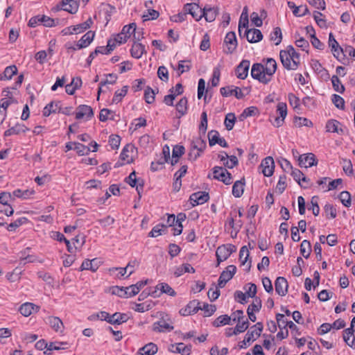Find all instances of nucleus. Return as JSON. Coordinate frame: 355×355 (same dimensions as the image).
Wrapping results in <instances>:
<instances>
[{
  "mask_svg": "<svg viewBox=\"0 0 355 355\" xmlns=\"http://www.w3.org/2000/svg\"><path fill=\"white\" fill-rule=\"evenodd\" d=\"M159 12L153 9L148 10L146 14H144L142 17L144 21H148L156 19L159 17Z\"/></svg>",
  "mask_w": 355,
  "mask_h": 355,
  "instance_id": "nucleus-63",
  "label": "nucleus"
},
{
  "mask_svg": "<svg viewBox=\"0 0 355 355\" xmlns=\"http://www.w3.org/2000/svg\"><path fill=\"white\" fill-rule=\"evenodd\" d=\"M200 309L205 311V317H209L216 311V307L215 305L204 303L203 306H200Z\"/></svg>",
  "mask_w": 355,
  "mask_h": 355,
  "instance_id": "nucleus-56",
  "label": "nucleus"
},
{
  "mask_svg": "<svg viewBox=\"0 0 355 355\" xmlns=\"http://www.w3.org/2000/svg\"><path fill=\"white\" fill-rule=\"evenodd\" d=\"M168 232L167 226L163 224H158L155 225L149 232V236L151 237H157Z\"/></svg>",
  "mask_w": 355,
  "mask_h": 355,
  "instance_id": "nucleus-37",
  "label": "nucleus"
},
{
  "mask_svg": "<svg viewBox=\"0 0 355 355\" xmlns=\"http://www.w3.org/2000/svg\"><path fill=\"white\" fill-rule=\"evenodd\" d=\"M128 89V86H123L121 89L116 91L112 98V103L117 104L121 102L123 98L127 94Z\"/></svg>",
  "mask_w": 355,
  "mask_h": 355,
  "instance_id": "nucleus-44",
  "label": "nucleus"
},
{
  "mask_svg": "<svg viewBox=\"0 0 355 355\" xmlns=\"http://www.w3.org/2000/svg\"><path fill=\"white\" fill-rule=\"evenodd\" d=\"M145 52V46L137 42H134L130 49L131 55L136 59L141 58Z\"/></svg>",
  "mask_w": 355,
  "mask_h": 355,
  "instance_id": "nucleus-25",
  "label": "nucleus"
},
{
  "mask_svg": "<svg viewBox=\"0 0 355 355\" xmlns=\"http://www.w3.org/2000/svg\"><path fill=\"white\" fill-rule=\"evenodd\" d=\"M258 337H256L255 336V331L252 329L249 330L245 334L244 340L241 342V345H239L240 348L245 347V345L248 343L255 340Z\"/></svg>",
  "mask_w": 355,
  "mask_h": 355,
  "instance_id": "nucleus-53",
  "label": "nucleus"
},
{
  "mask_svg": "<svg viewBox=\"0 0 355 355\" xmlns=\"http://www.w3.org/2000/svg\"><path fill=\"white\" fill-rule=\"evenodd\" d=\"M298 161L301 167L309 168L317 164L315 156L313 153H307L300 155Z\"/></svg>",
  "mask_w": 355,
  "mask_h": 355,
  "instance_id": "nucleus-11",
  "label": "nucleus"
},
{
  "mask_svg": "<svg viewBox=\"0 0 355 355\" xmlns=\"http://www.w3.org/2000/svg\"><path fill=\"white\" fill-rule=\"evenodd\" d=\"M154 289L159 290L161 293H166L170 296L174 297L176 295V292L166 283L158 284Z\"/></svg>",
  "mask_w": 355,
  "mask_h": 355,
  "instance_id": "nucleus-40",
  "label": "nucleus"
},
{
  "mask_svg": "<svg viewBox=\"0 0 355 355\" xmlns=\"http://www.w3.org/2000/svg\"><path fill=\"white\" fill-rule=\"evenodd\" d=\"M331 83L335 91L339 93H343L345 87L337 76H333L331 78Z\"/></svg>",
  "mask_w": 355,
  "mask_h": 355,
  "instance_id": "nucleus-52",
  "label": "nucleus"
},
{
  "mask_svg": "<svg viewBox=\"0 0 355 355\" xmlns=\"http://www.w3.org/2000/svg\"><path fill=\"white\" fill-rule=\"evenodd\" d=\"M236 271V266L230 265L226 268L225 270H223L220 275V279H223L227 282H229L234 275Z\"/></svg>",
  "mask_w": 355,
  "mask_h": 355,
  "instance_id": "nucleus-39",
  "label": "nucleus"
},
{
  "mask_svg": "<svg viewBox=\"0 0 355 355\" xmlns=\"http://www.w3.org/2000/svg\"><path fill=\"white\" fill-rule=\"evenodd\" d=\"M126 182L130 184L132 187H136L137 191L139 193L140 190L143 189V185L139 184L137 186V177L135 171L132 172L129 176L126 178Z\"/></svg>",
  "mask_w": 355,
  "mask_h": 355,
  "instance_id": "nucleus-48",
  "label": "nucleus"
},
{
  "mask_svg": "<svg viewBox=\"0 0 355 355\" xmlns=\"http://www.w3.org/2000/svg\"><path fill=\"white\" fill-rule=\"evenodd\" d=\"M191 146L198 150V152H203L207 146V144L204 139L198 137L192 141Z\"/></svg>",
  "mask_w": 355,
  "mask_h": 355,
  "instance_id": "nucleus-50",
  "label": "nucleus"
},
{
  "mask_svg": "<svg viewBox=\"0 0 355 355\" xmlns=\"http://www.w3.org/2000/svg\"><path fill=\"white\" fill-rule=\"evenodd\" d=\"M354 330L352 328H347L343 331V340L350 347L355 349V336Z\"/></svg>",
  "mask_w": 355,
  "mask_h": 355,
  "instance_id": "nucleus-26",
  "label": "nucleus"
},
{
  "mask_svg": "<svg viewBox=\"0 0 355 355\" xmlns=\"http://www.w3.org/2000/svg\"><path fill=\"white\" fill-rule=\"evenodd\" d=\"M213 178L223 182L226 185L230 184L232 182L231 173L221 166H215L213 168Z\"/></svg>",
  "mask_w": 355,
  "mask_h": 355,
  "instance_id": "nucleus-5",
  "label": "nucleus"
},
{
  "mask_svg": "<svg viewBox=\"0 0 355 355\" xmlns=\"http://www.w3.org/2000/svg\"><path fill=\"white\" fill-rule=\"evenodd\" d=\"M264 65V69L268 76L272 80V78L277 70V62L272 58H268Z\"/></svg>",
  "mask_w": 355,
  "mask_h": 355,
  "instance_id": "nucleus-30",
  "label": "nucleus"
},
{
  "mask_svg": "<svg viewBox=\"0 0 355 355\" xmlns=\"http://www.w3.org/2000/svg\"><path fill=\"white\" fill-rule=\"evenodd\" d=\"M98 268V265L97 263L96 259H94L92 260H85L84 261L80 266V270H90L93 272H95Z\"/></svg>",
  "mask_w": 355,
  "mask_h": 355,
  "instance_id": "nucleus-41",
  "label": "nucleus"
},
{
  "mask_svg": "<svg viewBox=\"0 0 355 355\" xmlns=\"http://www.w3.org/2000/svg\"><path fill=\"white\" fill-rule=\"evenodd\" d=\"M128 320V316L126 313H115L110 316L108 322L112 324H121L125 322Z\"/></svg>",
  "mask_w": 355,
  "mask_h": 355,
  "instance_id": "nucleus-27",
  "label": "nucleus"
},
{
  "mask_svg": "<svg viewBox=\"0 0 355 355\" xmlns=\"http://www.w3.org/2000/svg\"><path fill=\"white\" fill-rule=\"evenodd\" d=\"M184 10L187 14H190L196 21L202 19L201 13L204 11V8H200L196 3H187L184 6Z\"/></svg>",
  "mask_w": 355,
  "mask_h": 355,
  "instance_id": "nucleus-9",
  "label": "nucleus"
},
{
  "mask_svg": "<svg viewBox=\"0 0 355 355\" xmlns=\"http://www.w3.org/2000/svg\"><path fill=\"white\" fill-rule=\"evenodd\" d=\"M220 93L223 96H235L237 98L243 97V94L239 87H225L220 88Z\"/></svg>",
  "mask_w": 355,
  "mask_h": 355,
  "instance_id": "nucleus-21",
  "label": "nucleus"
},
{
  "mask_svg": "<svg viewBox=\"0 0 355 355\" xmlns=\"http://www.w3.org/2000/svg\"><path fill=\"white\" fill-rule=\"evenodd\" d=\"M236 250V245H219L216 251L217 259L216 267L218 266L222 261L227 259L230 254Z\"/></svg>",
  "mask_w": 355,
  "mask_h": 355,
  "instance_id": "nucleus-4",
  "label": "nucleus"
},
{
  "mask_svg": "<svg viewBox=\"0 0 355 355\" xmlns=\"http://www.w3.org/2000/svg\"><path fill=\"white\" fill-rule=\"evenodd\" d=\"M117 80V76L114 73H109L105 75V79L101 82V86L106 85H114Z\"/></svg>",
  "mask_w": 355,
  "mask_h": 355,
  "instance_id": "nucleus-61",
  "label": "nucleus"
},
{
  "mask_svg": "<svg viewBox=\"0 0 355 355\" xmlns=\"http://www.w3.org/2000/svg\"><path fill=\"white\" fill-rule=\"evenodd\" d=\"M176 110L180 116L184 115L188 110V100L186 97H182L176 104Z\"/></svg>",
  "mask_w": 355,
  "mask_h": 355,
  "instance_id": "nucleus-42",
  "label": "nucleus"
},
{
  "mask_svg": "<svg viewBox=\"0 0 355 355\" xmlns=\"http://www.w3.org/2000/svg\"><path fill=\"white\" fill-rule=\"evenodd\" d=\"M17 73V68L15 65L8 66L6 67L3 73L0 74V80H10Z\"/></svg>",
  "mask_w": 355,
  "mask_h": 355,
  "instance_id": "nucleus-32",
  "label": "nucleus"
},
{
  "mask_svg": "<svg viewBox=\"0 0 355 355\" xmlns=\"http://www.w3.org/2000/svg\"><path fill=\"white\" fill-rule=\"evenodd\" d=\"M209 194L205 191L194 193L190 196L191 204L193 207L198 205H202L209 200Z\"/></svg>",
  "mask_w": 355,
  "mask_h": 355,
  "instance_id": "nucleus-12",
  "label": "nucleus"
},
{
  "mask_svg": "<svg viewBox=\"0 0 355 355\" xmlns=\"http://www.w3.org/2000/svg\"><path fill=\"white\" fill-rule=\"evenodd\" d=\"M116 44L112 40H110L107 42L106 46H98L94 51V54H108L114 49Z\"/></svg>",
  "mask_w": 355,
  "mask_h": 355,
  "instance_id": "nucleus-38",
  "label": "nucleus"
},
{
  "mask_svg": "<svg viewBox=\"0 0 355 355\" xmlns=\"http://www.w3.org/2000/svg\"><path fill=\"white\" fill-rule=\"evenodd\" d=\"M288 7L293 10V14L297 17H302L306 15L309 12L306 6H296L293 2H288Z\"/></svg>",
  "mask_w": 355,
  "mask_h": 355,
  "instance_id": "nucleus-29",
  "label": "nucleus"
},
{
  "mask_svg": "<svg viewBox=\"0 0 355 355\" xmlns=\"http://www.w3.org/2000/svg\"><path fill=\"white\" fill-rule=\"evenodd\" d=\"M95 33L93 31L87 32L78 42V49H83L88 46L93 41Z\"/></svg>",
  "mask_w": 355,
  "mask_h": 355,
  "instance_id": "nucleus-23",
  "label": "nucleus"
},
{
  "mask_svg": "<svg viewBox=\"0 0 355 355\" xmlns=\"http://www.w3.org/2000/svg\"><path fill=\"white\" fill-rule=\"evenodd\" d=\"M244 37H246L249 42L255 43L262 40L263 35L259 29L252 28L245 30Z\"/></svg>",
  "mask_w": 355,
  "mask_h": 355,
  "instance_id": "nucleus-14",
  "label": "nucleus"
},
{
  "mask_svg": "<svg viewBox=\"0 0 355 355\" xmlns=\"http://www.w3.org/2000/svg\"><path fill=\"white\" fill-rule=\"evenodd\" d=\"M63 10L69 13H76L78 9V3L76 0H62Z\"/></svg>",
  "mask_w": 355,
  "mask_h": 355,
  "instance_id": "nucleus-28",
  "label": "nucleus"
},
{
  "mask_svg": "<svg viewBox=\"0 0 355 355\" xmlns=\"http://www.w3.org/2000/svg\"><path fill=\"white\" fill-rule=\"evenodd\" d=\"M93 115L94 112L92 107L86 105H79L76 111V119L78 120L84 119L88 121Z\"/></svg>",
  "mask_w": 355,
  "mask_h": 355,
  "instance_id": "nucleus-8",
  "label": "nucleus"
},
{
  "mask_svg": "<svg viewBox=\"0 0 355 355\" xmlns=\"http://www.w3.org/2000/svg\"><path fill=\"white\" fill-rule=\"evenodd\" d=\"M155 92L150 87H148L144 92V98L147 103H152L155 101Z\"/></svg>",
  "mask_w": 355,
  "mask_h": 355,
  "instance_id": "nucleus-62",
  "label": "nucleus"
},
{
  "mask_svg": "<svg viewBox=\"0 0 355 355\" xmlns=\"http://www.w3.org/2000/svg\"><path fill=\"white\" fill-rule=\"evenodd\" d=\"M157 76L160 80L162 81L166 82L168 80V72L166 67L164 66H161L158 68L157 70Z\"/></svg>",
  "mask_w": 355,
  "mask_h": 355,
  "instance_id": "nucleus-64",
  "label": "nucleus"
},
{
  "mask_svg": "<svg viewBox=\"0 0 355 355\" xmlns=\"http://www.w3.org/2000/svg\"><path fill=\"white\" fill-rule=\"evenodd\" d=\"M74 150L79 155H84L91 151V148L87 147L83 144L76 142Z\"/></svg>",
  "mask_w": 355,
  "mask_h": 355,
  "instance_id": "nucleus-59",
  "label": "nucleus"
},
{
  "mask_svg": "<svg viewBox=\"0 0 355 355\" xmlns=\"http://www.w3.org/2000/svg\"><path fill=\"white\" fill-rule=\"evenodd\" d=\"M270 38L275 45L279 44L282 39L281 28L279 27L274 28L272 32L270 33Z\"/></svg>",
  "mask_w": 355,
  "mask_h": 355,
  "instance_id": "nucleus-46",
  "label": "nucleus"
},
{
  "mask_svg": "<svg viewBox=\"0 0 355 355\" xmlns=\"http://www.w3.org/2000/svg\"><path fill=\"white\" fill-rule=\"evenodd\" d=\"M277 116H280L285 119L287 115V105L285 103L281 102L279 103L277 105Z\"/></svg>",
  "mask_w": 355,
  "mask_h": 355,
  "instance_id": "nucleus-57",
  "label": "nucleus"
},
{
  "mask_svg": "<svg viewBox=\"0 0 355 355\" xmlns=\"http://www.w3.org/2000/svg\"><path fill=\"white\" fill-rule=\"evenodd\" d=\"M244 180H237L232 187V194L236 198L241 197L244 191Z\"/></svg>",
  "mask_w": 355,
  "mask_h": 355,
  "instance_id": "nucleus-33",
  "label": "nucleus"
},
{
  "mask_svg": "<svg viewBox=\"0 0 355 355\" xmlns=\"http://www.w3.org/2000/svg\"><path fill=\"white\" fill-rule=\"evenodd\" d=\"M261 173L266 177L272 175L275 169V162L272 157H267L263 159L259 166Z\"/></svg>",
  "mask_w": 355,
  "mask_h": 355,
  "instance_id": "nucleus-7",
  "label": "nucleus"
},
{
  "mask_svg": "<svg viewBox=\"0 0 355 355\" xmlns=\"http://www.w3.org/2000/svg\"><path fill=\"white\" fill-rule=\"evenodd\" d=\"M168 351L173 353H180L182 355H189L191 352V345L184 346L182 343L177 344H171L168 347Z\"/></svg>",
  "mask_w": 355,
  "mask_h": 355,
  "instance_id": "nucleus-19",
  "label": "nucleus"
},
{
  "mask_svg": "<svg viewBox=\"0 0 355 355\" xmlns=\"http://www.w3.org/2000/svg\"><path fill=\"white\" fill-rule=\"evenodd\" d=\"M339 198L345 207H349L351 206V195L348 191H342Z\"/></svg>",
  "mask_w": 355,
  "mask_h": 355,
  "instance_id": "nucleus-54",
  "label": "nucleus"
},
{
  "mask_svg": "<svg viewBox=\"0 0 355 355\" xmlns=\"http://www.w3.org/2000/svg\"><path fill=\"white\" fill-rule=\"evenodd\" d=\"M340 125V123L336 120H334V119L329 120L326 124V127H325L326 130H327V132H334V133L336 132L338 134L342 133L343 130H342V128H339Z\"/></svg>",
  "mask_w": 355,
  "mask_h": 355,
  "instance_id": "nucleus-34",
  "label": "nucleus"
},
{
  "mask_svg": "<svg viewBox=\"0 0 355 355\" xmlns=\"http://www.w3.org/2000/svg\"><path fill=\"white\" fill-rule=\"evenodd\" d=\"M92 24V19L91 18H89L85 22L73 26L74 34H79L84 32L85 31L90 28Z\"/></svg>",
  "mask_w": 355,
  "mask_h": 355,
  "instance_id": "nucleus-43",
  "label": "nucleus"
},
{
  "mask_svg": "<svg viewBox=\"0 0 355 355\" xmlns=\"http://www.w3.org/2000/svg\"><path fill=\"white\" fill-rule=\"evenodd\" d=\"M35 193V191L33 189H26V190H21V189H17L13 191V195L15 197L21 198L23 199H28L31 196H33Z\"/></svg>",
  "mask_w": 355,
  "mask_h": 355,
  "instance_id": "nucleus-45",
  "label": "nucleus"
},
{
  "mask_svg": "<svg viewBox=\"0 0 355 355\" xmlns=\"http://www.w3.org/2000/svg\"><path fill=\"white\" fill-rule=\"evenodd\" d=\"M137 25L135 23H131L129 25L124 26L120 33L114 36L112 40L114 44H121L127 42L128 39L131 37L135 32Z\"/></svg>",
  "mask_w": 355,
  "mask_h": 355,
  "instance_id": "nucleus-3",
  "label": "nucleus"
},
{
  "mask_svg": "<svg viewBox=\"0 0 355 355\" xmlns=\"http://www.w3.org/2000/svg\"><path fill=\"white\" fill-rule=\"evenodd\" d=\"M28 130V128H26L24 125L17 123L12 128L6 130L4 132V136L9 137L12 135H17L21 132H25Z\"/></svg>",
  "mask_w": 355,
  "mask_h": 355,
  "instance_id": "nucleus-35",
  "label": "nucleus"
},
{
  "mask_svg": "<svg viewBox=\"0 0 355 355\" xmlns=\"http://www.w3.org/2000/svg\"><path fill=\"white\" fill-rule=\"evenodd\" d=\"M279 56L283 66L286 69L296 70L297 69L300 64V57L293 46H288L286 49L282 50Z\"/></svg>",
  "mask_w": 355,
  "mask_h": 355,
  "instance_id": "nucleus-1",
  "label": "nucleus"
},
{
  "mask_svg": "<svg viewBox=\"0 0 355 355\" xmlns=\"http://www.w3.org/2000/svg\"><path fill=\"white\" fill-rule=\"evenodd\" d=\"M250 62L249 60H243L237 66L236 74L238 78L244 80L248 75Z\"/></svg>",
  "mask_w": 355,
  "mask_h": 355,
  "instance_id": "nucleus-16",
  "label": "nucleus"
},
{
  "mask_svg": "<svg viewBox=\"0 0 355 355\" xmlns=\"http://www.w3.org/2000/svg\"><path fill=\"white\" fill-rule=\"evenodd\" d=\"M236 121V117L234 114L228 113L225 119V125L227 130H231L234 128V123Z\"/></svg>",
  "mask_w": 355,
  "mask_h": 355,
  "instance_id": "nucleus-51",
  "label": "nucleus"
},
{
  "mask_svg": "<svg viewBox=\"0 0 355 355\" xmlns=\"http://www.w3.org/2000/svg\"><path fill=\"white\" fill-rule=\"evenodd\" d=\"M173 326L167 322L164 319H161L153 324V331L155 332H169L173 329Z\"/></svg>",
  "mask_w": 355,
  "mask_h": 355,
  "instance_id": "nucleus-17",
  "label": "nucleus"
},
{
  "mask_svg": "<svg viewBox=\"0 0 355 355\" xmlns=\"http://www.w3.org/2000/svg\"><path fill=\"white\" fill-rule=\"evenodd\" d=\"M134 150V147L131 145L125 146L121 153V159L127 164L130 163L132 161Z\"/></svg>",
  "mask_w": 355,
  "mask_h": 355,
  "instance_id": "nucleus-24",
  "label": "nucleus"
},
{
  "mask_svg": "<svg viewBox=\"0 0 355 355\" xmlns=\"http://www.w3.org/2000/svg\"><path fill=\"white\" fill-rule=\"evenodd\" d=\"M46 322L56 332L62 333L64 329L62 321L58 317L49 316L46 318Z\"/></svg>",
  "mask_w": 355,
  "mask_h": 355,
  "instance_id": "nucleus-20",
  "label": "nucleus"
},
{
  "mask_svg": "<svg viewBox=\"0 0 355 355\" xmlns=\"http://www.w3.org/2000/svg\"><path fill=\"white\" fill-rule=\"evenodd\" d=\"M58 112V103L51 102L46 105L43 110V115L44 116H49L51 113Z\"/></svg>",
  "mask_w": 355,
  "mask_h": 355,
  "instance_id": "nucleus-49",
  "label": "nucleus"
},
{
  "mask_svg": "<svg viewBox=\"0 0 355 355\" xmlns=\"http://www.w3.org/2000/svg\"><path fill=\"white\" fill-rule=\"evenodd\" d=\"M224 52L227 54L232 53L237 46V40L234 32H229L226 34L224 40Z\"/></svg>",
  "mask_w": 355,
  "mask_h": 355,
  "instance_id": "nucleus-6",
  "label": "nucleus"
},
{
  "mask_svg": "<svg viewBox=\"0 0 355 355\" xmlns=\"http://www.w3.org/2000/svg\"><path fill=\"white\" fill-rule=\"evenodd\" d=\"M288 282L283 277H278L275 282L276 293L280 296H284L288 292Z\"/></svg>",
  "mask_w": 355,
  "mask_h": 355,
  "instance_id": "nucleus-13",
  "label": "nucleus"
},
{
  "mask_svg": "<svg viewBox=\"0 0 355 355\" xmlns=\"http://www.w3.org/2000/svg\"><path fill=\"white\" fill-rule=\"evenodd\" d=\"M249 257V250L247 245H243L239 252V260L243 264H245Z\"/></svg>",
  "mask_w": 355,
  "mask_h": 355,
  "instance_id": "nucleus-60",
  "label": "nucleus"
},
{
  "mask_svg": "<svg viewBox=\"0 0 355 355\" xmlns=\"http://www.w3.org/2000/svg\"><path fill=\"white\" fill-rule=\"evenodd\" d=\"M331 101L336 107L340 110H344L345 101L341 96L337 94H333Z\"/></svg>",
  "mask_w": 355,
  "mask_h": 355,
  "instance_id": "nucleus-58",
  "label": "nucleus"
},
{
  "mask_svg": "<svg viewBox=\"0 0 355 355\" xmlns=\"http://www.w3.org/2000/svg\"><path fill=\"white\" fill-rule=\"evenodd\" d=\"M328 44L329 46L331 48L334 56L336 58L339 59L343 56V49L340 46L338 42L336 40L333 33H330L329 35Z\"/></svg>",
  "mask_w": 355,
  "mask_h": 355,
  "instance_id": "nucleus-10",
  "label": "nucleus"
},
{
  "mask_svg": "<svg viewBox=\"0 0 355 355\" xmlns=\"http://www.w3.org/2000/svg\"><path fill=\"white\" fill-rule=\"evenodd\" d=\"M200 302L198 300H192L184 307L180 310V314L184 316L196 313L200 310Z\"/></svg>",
  "mask_w": 355,
  "mask_h": 355,
  "instance_id": "nucleus-15",
  "label": "nucleus"
},
{
  "mask_svg": "<svg viewBox=\"0 0 355 355\" xmlns=\"http://www.w3.org/2000/svg\"><path fill=\"white\" fill-rule=\"evenodd\" d=\"M293 179L302 187H306L304 183L307 182L308 180L304 175L297 168H293L290 171Z\"/></svg>",
  "mask_w": 355,
  "mask_h": 355,
  "instance_id": "nucleus-31",
  "label": "nucleus"
},
{
  "mask_svg": "<svg viewBox=\"0 0 355 355\" xmlns=\"http://www.w3.org/2000/svg\"><path fill=\"white\" fill-rule=\"evenodd\" d=\"M232 318L227 315H223L218 317L214 322L213 326L214 327H220L222 325L229 324H230Z\"/></svg>",
  "mask_w": 355,
  "mask_h": 355,
  "instance_id": "nucleus-47",
  "label": "nucleus"
},
{
  "mask_svg": "<svg viewBox=\"0 0 355 355\" xmlns=\"http://www.w3.org/2000/svg\"><path fill=\"white\" fill-rule=\"evenodd\" d=\"M39 310L40 306L31 302H26L21 304L19 309L20 313L25 317L31 315L33 312H38Z\"/></svg>",
  "mask_w": 355,
  "mask_h": 355,
  "instance_id": "nucleus-18",
  "label": "nucleus"
},
{
  "mask_svg": "<svg viewBox=\"0 0 355 355\" xmlns=\"http://www.w3.org/2000/svg\"><path fill=\"white\" fill-rule=\"evenodd\" d=\"M157 350V346L153 343H149L139 349L141 355H153Z\"/></svg>",
  "mask_w": 355,
  "mask_h": 355,
  "instance_id": "nucleus-36",
  "label": "nucleus"
},
{
  "mask_svg": "<svg viewBox=\"0 0 355 355\" xmlns=\"http://www.w3.org/2000/svg\"><path fill=\"white\" fill-rule=\"evenodd\" d=\"M218 14V9L217 7H207L204 8V11L201 13L202 18L205 17V20L208 22H212L215 20Z\"/></svg>",
  "mask_w": 355,
  "mask_h": 355,
  "instance_id": "nucleus-22",
  "label": "nucleus"
},
{
  "mask_svg": "<svg viewBox=\"0 0 355 355\" xmlns=\"http://www.w3.org/2000/svg\"><path fill=\"white\" fill-rule=\"evenodd\" d=\"M209 144L210 146H213L218 142V140L220 139V135L216 130H211L208 132Z\"/></svg>",
  "mask_w": 355,
  "mask_h": 355,
  "instance_id": "nucleus-55",
  "label": "nucleus"
},
{
  "mask_svg": "<svg viewBox=\"0 0 355 355\" xmlns=\"http://www.w3.org/2000/svg\"><path fill=\"white\" fill-rule=\"evenodd\" d=\"M252 77L263 84H268L271 79L266 73L264 65L260 63L254 64L251 68Z\"/></svg>",
  "mask_w": 355,
  "mask_h": 355,
  "instance_id": "nucleus-2",
  "label": "nucleus"
}]
</instances>
